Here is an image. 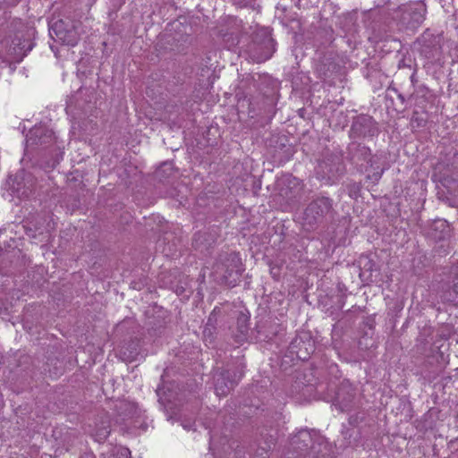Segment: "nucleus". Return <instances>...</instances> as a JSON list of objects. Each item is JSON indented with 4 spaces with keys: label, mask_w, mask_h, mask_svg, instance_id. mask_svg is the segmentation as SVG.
Returning <instances> with one entry per match:
<instances>
[{
    "label": "nucleus",
    "mask_w": 458,
    "mask_h": 458,
    "mask_svg": "<svg viewBox=\"0 0 458 458\" xmlns=\"http://www.w3.org/2000/svg\"><path fill=\"white\" fill-rule=\"evenodd\" d=\"M431 231V235L436 241H445L450 237V226L445 220H435L432 223Z\"/></svg>",
    "instance_id": "nucleus-19"
},
{
    "label": "nucleus",
    "mask_w": 458,
    "mask_h": 458,
    "mask_svg": "<svg viewBox=\"0 0 458 458\" xmlns=\"http://www.w3.org/2000/svg\"><path fill=\"white\" fill-rule=\"evenodd\" d=\"M54 140L55 136L52 130L45 125H36L26 135V147L32 149L38 147L47 148L52 145Z\"/></svg>",
    "instance_id": "nucleus-14"
},
{
    "label": "nucleus",
    "mask_w": 458,
    "mask_h": 458,
    "mask_svg": "<svg viewBox=\"0 0 458 458\" xmlns=\"http://www.w3.org/2000/svg\"><path fill=\"white\" fill-rule=\"evenodd\" d=\"M3 404H4L3 395L0 393V409L2 408Z\"/></svg>",
    "instance_id": "nucleus-28"
},
{
    "label": "nucleus",
    "mask_w": 458,
    "mask_h": 458,
    "mask_svg": "<svg viewBox=\"0 0 458 458\" xmlns=\"http://www.w3.org/2000/svg\"><path fill=\"white\" fill-rule=\"evenodd\" d=\"M49 34L53 39L62 44L74 47L80 40V34L76 26L58 20L51 24Z\"/></svg>",
    "instance_id": "nucleus-9"
},
{
    "label": "nucleus",
    "mask_w": 458,
    "mask_h": 458,
    "mask_svg": "<svg viewBox=\"0 0 458 458\" xmlns=\"http://www.w3.org/2000/svg\"><path fill=\"white\" fill-rule=\"evenodd\" d=\"M275 45L271 35L266 30H260L254 35L247 52L254 62L263 63L273 55L276 51Z\"/></svg>",
    "instance_id": "nucleus-6"
},
{
    "label": "nucleus",
    "mask_w": 458,
    "mask_h": 458,
    "mask_svg": "<svg viewBox=\"0 0 458 458\" xmlns=\"http://www.w3.org/2000/svg\"><path fill=\"white\" fill-rule=\"evenodd\" d=\"M450 290H453V284H450Z\"/></svg>",
    "instance_id": "nucleus-29"
},
{
    "label": "nucleus",
    "mask_w": 458,
    "mask_h": 458,
    "mask_svg": "<svg viewBox=\"0 0 458 458\" xmlns=\"http://www.w3.org/2000/svg\"><path fill=\"white\" fill-rule=\"evenodd\" d=\"M438 294L444 302H455L458 300V264L452 266L446 278L441 280Z\"/></svg>",
    "instance_id": "nucleus-10"
},
{
    "label": "nucleus",
    "mask_w": 458,
    "mask_h": 458,
    "mask_svg": "<svg viewBox=\"0 0 458 458\" xmlns=\"http://www.w3.org/2000/svg\"><path fill=\"white\" fill-rule=\"evenodd\" d=\"M139 354L136 348H133V350L129 351L128 353V360H135L136 356Z\"/></svg>",
    "instance_id": "nucleus-25"
},
{
    "label": "nucleus",
    "mask_w": 458,
    "mask_h": 458,
    "mask_svg": "<svg viewBox=\"0 0 458 458\" xmlns=\"http://www.w3.org/2000/svg\"><path fill=\"white\" fill-rule=\"evenodd\" d=\"M211 321H212V318L209 317L208 323L203 331V335H204L205 341L209 342V343H212L213 339H214L213 332H212V328H214V327L211 325Z\"/></svg>",
    "instance_id": "nucleus-21"
},
{
    "label": "nucleus",
    "mask_w": 458,
    "mask_h": 458,
    "mask_svg": "<svg viewBox=\"0 0 458 458\" xmlns=\"http://www.w3.org/2000/svg\"><path fill=\"white\" fill-rule=\"evenodd\" d=\"M214 276L220 284L235 286L244 271L242 259L235 252L221 253L214 265Z\"/></svg>",
    "instance_id": "nucleus-2"
},
{
    "label": "nucleus",
    "mask_w": 458,
    "mask_h": 458,
    "mask_svg": "<svg viewBox=\"0 0 458 458\" xmlns=\"http://www.w3.org/2000/svg\"><path fill=\"white\" fill-rule=\"evenodd\" d=\"M26 234L30 238H38V236L47 237L50 230V223H47V219L43 216H38L35 220L27 222L25 225Z\"/></svg>",
    "instance_id": "nucleus-17"
},
{
    "label": "nucleus",
    "mask_w": 458,
    "mask_h": 458,
    "mask_svg": "<svg viewBox=\"0 0 458 458\" xmlns=\"http://www.w3.org/2000/svg\"><path fill=\"white\" fill-rule=\"evenodd\" d=\"M193 425H194V421H189V422H185V421H183V422L182 423V426L185 429H188V430H189V429H191V428H192Z\"/></svg>",
    "instance_id": "nucleus-27"
},
{
    "label": "nucleus",
    "mask_w": 458,
    "mask_h": 458,
    "mask_svg": "<svg viewBox=\"0 0 458 458\" xmlns=\"http://www.w3.org/2000/svg\"><path fill=\"white\" fill-rule=\"evenodd\" d=\"M355 390L349 382H342L335 393L334 404L341 411H348L353 404Z\"/></svg>",
    "instance_id": "nucleus-16"
},
{
    "label": "nucleus",
    "mask_w": 458,
    "mask_h": 458,
    "mask_svg": "<svg viewBox=\"0 0 458 458\" xmlns=\"http://www.w3.org/2000/svg\"><path fill=\"white\" fill-rule=\"evenodd\" d=\"M234 4L239 5L240 7H245L250 4L255 0H233Z\"/></svg>",
    "instance_id": "nucleus-24"
},
{
    "label": "nucleus",
    "mask_w": 458,
    "mask_h": 458,
    "mask_svg": "<svg viewBox=\"0 0 458 458\" xmlns=\"http://www.w3.org/2000/svg\"><path fill=\"white\" fill-rule=\"evenodd\" d=\"M243 366L242 364L233 369H223L215 375V391L218 396H225L238 384L243 376Z\"/></svg>",
    "instance_id": "nucleus-7"
},
{
    "label": "nucleus",
    "mask_w": 458,
    "mask_h": 458,
    "mask_svg": "<svg viewBox=\"0 0 458 458\" xmlns=\"http://www.w3.org/2000/svg\"><path fill=\"white\" fill-rule=\"evenodd\" d=\"M270 273L273 276L274 278L277 279L279 276V268L278 267H271Z\"/></svg>",
    "instance_id": "nucleus-26"
},
{
    "label": "nucleus",
    "mask_w": 458,
    "mask_h": 458,
    "mask_svg": "<svg viewBox=\"0 0 458 458\" xmlns=\"http://www.w3.org/2000/svg\"><path fill=\"white\" fill-rule=\"evenodd\" d=\"M348 159L360 172H367L376 164L370 148L357 142L349 144Z\"/></svg>",
    "instance_id": "nucleus-8"
},
{
    "label": "nucleus",
    "mask_w": 458,
    "mask_h": 458,
    "mask_svg": "<svg viewBox=\"0 0 458 458\" xmlns=\"http://www.w3.org/2000/svg\"><path fill=\"white\" fill-rule=\"evenodd\" d=\"M290 445L304 458H330L328 444L315 429H301L292 437Z\"/></svg>",
    "instance_id": "nucleus-1"
},
{
    "label": "nucleus",
    "mask_w": 458,
    "mask_h": 458,
    "mask_svg": "<svg viewBox=\"0 0 458 458\" xmlns=\"http://www.w3.org/2000/svg\"><path fill=\"white\" fill-rule=\"evenodd\" d=\"M114 455L117 458H130L131 452L127 447L120 446L115 449Z\"/></svg>",
    "instance_id": "nucleus-22"
},
{
    "label": "nucleus",
    "mask_w": 458,
    "mask_h": 458,
    "mask_svg": "<svg viewBox=\"0 0 458 458\" xmlns=\"http://www.w3.org/2000/svg\"><path fill=\"white\" fill-rule=\"evenodd\" d=\"M63 158V153L58 152L55 154V158H53L51 161L47 162V166L50 168H55L60 162V160Z\"/></svg>",
    "instance_id": "nucleus-23"
},
{
    "label": "nucleus",
    "mask_w": 458,
    "mask_h": 458,
    "mask_svg": "<svg viewBox=\"0 0 458 458\" xmlns=\"http://www.w3.org/2000/svg\"><path fill=\"white\" fill-rule=\"evenodd\" d=\"M334 201L327 196H317L304 210L303 223L308 230H314L320 225L331 223L337 212L334 208Z\"/></svg>",
    "instance_id": "nucleus-3"
},
{
    "label": "nucleus",
    "mask_w": 458,
    "mask_h": 458,
    "mask_svg": "<svg viewBox=\"0 0 458 458\" xmlns=\"http://www.w3.org/2000/svg\"><path fill=\"white\" fill-rule=\"evenodd\" d=\"M110 434V423L106 419L101 422V425L96 427L95 437L98 442L105 441Z\"/></svg>",
    "instance_id": "nucleus-20"
},
{
    "label": "nucleus",
    "mask_w": 458,
    "mask_h": 458,
    "mask_svg": "<svg viewBox=\"0 0 458 458\" xmlns=\"http://www.w3.org/2000/svg\"><path fill=\"white\" fill-rule=\"evenodd\" d=\"M378 132L374 119L368 114H360L353 118L350 134L352 138L374 137Z\"/></svg>",
    "instance_id": "nucleus-13"
},
{
    "label": "nucleus",
    "mask_w": 458,
    "mask_h": 458,
    "mask_svg": "<svg viewBox=\"0 0 458 458\" xmlns=\"http://www.w3.org/2000/svg\"><path fill=\"white\" fill-rule=\"evenodd\" d=\"M8 183L12 191L20 198H27L32 191L31 175L24 170H20L14 175L10 176Z\"/></svg>",
    "instance_id": "nucleus-15"
},
{
    "label": "nucleus",
    "mask_w": 458,
    "mask_h": 458,
    "mask_svg": "<svg viewBox=\"0 0 458 458\" xmlns=\"http://www.w3.org/2000/svg\"><path fill=\"white\" fill-rule=\"evenodd\" d=\"M315 350V342L308 332L298 334L289 344L290 352L302 360H308Z\"/></svg>",
    "instance_id": "nucleus-11"
},
{
    "label": "nucleus",
    "mask_w": 458,
    "mask_h": 458,
    "mask_svg": "<svg viewBox=\"0 0 458 458\" xmlns=\"http://www.w3.org/2000/svg\"><path fill=\"white\" fill-rule=\"evenodd\" d=\"M33 46L31 40L15 36L10 43L5 42V59L10 63H20Z\"/></svg>",
    "instance_id": "nucleus-12"
},
{
    "label": "nucleus",
    "mask_w": 458,
    "mask_h": 458,
    "mask_svg": "<svg viewBox=\"0 0 458 458\" xmlns=\"http://www.w3.org/2000/svg\"><path fill=\"white\" fill-rule=\"evenodd\" d=\"M318 180L327 184H333L345 173V165L343 157L338 153L326 154L318 163L315 168Z\"/></svg>",
    "instance_id": "nucleus-5"
},
{
    "label": "nucleus",
    "mask_w": 458,
    "mask_h": 458,
    "mask_svg": "<svg viewBox=\"0 0 458 458\" xmlns=\"http://www.w3.org/2000/svg\"><path fill=\"white\" fill-rule=\"evenodd\" d=\"M426 13V4L419 1L398 6L390 13V16L399 30H414L423 23Z\"/></svg>",
    "instance_id": "nucleus-4"
},
{
    "label": "nucleus",
    "mask_w": 458,
    "mask_h": 458,
    "mask_svg": "<svg viewBox=\"0 0 458 458\" xmlns=\"http://www.w3.org/2000/svg\"><path fill=\"white\" fill-rule=\"evenodd\" d=\"M418 43L421 46V52L428 58L434 57L439 52L440 47L437 38L432 34L424 32L419 38Z\"/></svg>",
    "instance_id": "nucleus-18"
}]
</instances>
